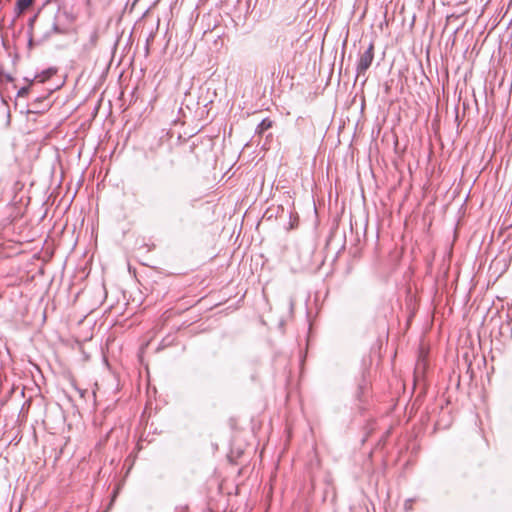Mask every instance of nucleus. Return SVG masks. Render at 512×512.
<instances>
[{
    "label": "nucleus",
    "mask_w": 512,
    "mask_h": 512,
    "mask_svg": "<svg viewBox=\"0 0 512 512\" xmlns=\"http://www.w3.org/2000/svg\"><path fill=\"white\" fill-rule=\"evenodd\" d=\"M374 59V44L370 43L368 48L360 55L357 63V74H364L371 66Z\"/></svg>",
    "instance_id": "f257e3e1"
},
{
    "label": "nucleus",
    "mask_w": 512,
    "mask_h": 512,
    "mask_svg": "<svg viewBox=\"0 0 512 512\" xmlns=\"http://www.w3.org/2000/svg\"><path fill=\"white\" fill-rule=\"evenodd\" d=\"M35 0H17L15 6V12L17 16L23 14L27 9H29Z\"/></svg>",
    "instance_id": "f03ea898"
},
{
    "label": "nucleus",
    "mask_w": 512,
    "mask_h": 512,
    "mask_svg": "<svg viewBox=\"0 0 512 512\" xmlns=\"http://www.w3.org/2000/svg\"><path fill=\"white\" fill-rule=\"evenodd\" d=\"M273 125H274V122L271 119H269V118L263 119L256 128V134L262 135L265 131L272 128Z\"/></svg>",
    "instance_id": "7ed1b4c3"
},
{
    "label": "nucleus",
    "mask_w": 512,
    "mask_h": 512,
    "mask_svg": "<svg viewBox=\"0 0 512 512\" xmlns=\"http://www.w3.org/2000/svg\"><path fill=\"white\" fill-rule=\"evenodd\" d=\"M56 73H57V69L51 67V68L44 70L41 74L37 75L36 78H39V82L43 83V82L47 81L48 79H50Z\"/></svg>",
    "instance_id": "20e7f679"
},
{
    "label": "nucleus",
    "mask_w": 512,
    "mask_h": 512,
    "mask_svg": "<svg viewBox=\"0 0 512 512\" xmlns=\"http://www.w3.org/2000/svg\"><path fill=\"white\" fill-rule=\"evenodd\" d=\"M30 86H24L17 92V97H26L29 94Z\"/></svg>",
    "instance_id": "39448f33"
},
{
    "label": "nucleus",
    "mask_w": 512,
    "mask_h": 512,
    "mask_svg": "<svg viewBox=\"0 0 512 512\" xmlns=\"http://www.w3.org/2000/svg\"><path fill=\"white\" fill-rule=\"evenodd\" d=\"M97 41H98V33L96 31H94L91 34L90 39H89L90 47H95L97 44Z\"/></svg>",
    "instance_id": "423d86ee"
},
{
    "label": "nucleus",
    "mask_w": 512,
    "mask_h": 512,
    "mask_svg": "<svg viewBox=\"0 0 512 512\" xmlns=\"http://www.w3.org/2000/svg\"><path fill=\"white\" fill-rule=\"evenodd\" d=\"M0 78L2 81H6V82H13L14 81V78L8 74V73H0Z\"/></svg>",
    "instance_id": "0eeeda50"
},
{
    "label": "nucleus",
    "mask_w": 512,
    "mask_h": 512,
    "mask_svg": "<svg viewBox=\"0 0 512 512\" xmlns=\"http://www.w3.org/2000/svg\"><path fill=\"white\" fill-rule=\"evenodd\" d=\"M52 30H53V32H54V33H56V34H60V33H62V31L59 29V27H58V25H57L56 23H54V24L52 25Z\"/></svg>",
    "instance_id": "6e6552de"
},
{
    "label": "nucleus",
    "mask_w": 512,
    "mask_h": 512,
    "mask_svg": "<svg viewBox=\"0 0 512 512\" xmlns=\"http://www.w3.org/2000/svg\"><path fill=\"white\" fill-rule=\"evenodd\" d=\"M116 496H117V491H114L113 496H112V499H111V502H110V504H109V506H108L107 510H108V509H110V508H111V506L113 505V502H114V500H115Z\"/></svg>",
    "instance_id": "1a4fd4ad"
},
{
    "label": "nucleus",
    "mask_w": 512,
    "mask_h": 512,
    "mask_svg": "<svg viewBox=\"0 0 512 512\" xmlns=\"http://www.w3.org/2000/svg\"><path fill=\"white\" fill-rule=\"evenodd\" d=\"M35 19H36V16H34L32 19H30V21H29L30 28H32Z\"/></svg>",
    "instance_id": "9d476101"
},
{
    "label": "nucleus",
    "mask_w": 512,
    "mask_h": 512,
    "mask_svg": "<svg viewBox=\"0 0 512 512\" xmlns=\"http://www.w3.org/2000/svg\"><path fill=\"white\" fill-rule=\"evenodd\" d=\"M150 39L151 40L153 39V35L152 34L150 35V38L147 40L148 43H149Z\"/></svg>",
    "instance_id": "9b49d317"
}]
</instances>
